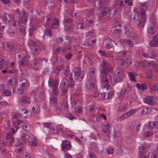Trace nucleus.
I'll list each match as a JSON object with an SVG mask.
<instances>
[{
	"label": "nucleus",
	"instance_id": "9b49d317",
	"mask_svg": "<svg viewBox=\"0 0 158 158\" xmlns=\"http://www.w3.org/2000/svg\"><path fill=\"white\" fill-rule=\"evenodd\" d=\"M19 101L22 103L29 104L31 102L30 98L27 95H24L19 98Z\"/></svg>",
	"mask_w": 158,
	"mask_h": 158
},
{
	"label": "nucleus",
	"instance_id": "338daca9",
	"mask_svg": "<svg viewBox=\"0 0 158 158\" xmlns=\"http://www.w3.org/2000/svg\"><path fill=\"white\" fill-rule=\"evenodd\" d=\"M148 57L149 58L155 59L156 58L155 55L152 52L148 53Z\"/></svg>",
	"mask_w": 158,
	"mask_h": 158
},
{
	"label": "nucleus",
	"instance_id": "7ed1b4c3",
	"mask_svg": "<svg viewBox=\"0 0 158 158\" xmlns=\"http://www.w3.org/2000/svg\"><path fill=\"white\" fill-rule=\"evenodd\" d=\"M73 74L71 73L69 77V80L70 84L69 83L68 80L67 79H64L61 81L60 84V87L65 88L66 85L68 87H73L74 86V81L73 80L72 77Z\"/></svg>",
	"mask_w": 158,
	"mask_h": 158
},
{
	"label": "nucleus",
	"instance_id": "ea45409f",
	"mask_svg": "<svg viewBox=\"0 0 158 158\" xmlns=\"http://www.w3.org/2000/svg\"><path fill=\"white\" fill-rule=\"evenodd\" d=\"M105 68L107 69V73H110L109 75H110V78L111 80L112 77L113 76V69L112 68H109V67H107L106 68Z\"/></svg>",
	"mask_w": 158,
	"mask_h": 158
},
{
	"label": "nucleus",
	"instance_id": "bb28decb",
	"mask_svg": "<svg viewBox=\"0 0 158 158\" xmlns=\"http://www.w3.org/2000/svg\"><path fill=\"white\" fill-rule=\"evenodd\" d=\"M15 13L19 15H22L23 16H24L25 17H28V14L24 10H22L21 11L19 9H17L15 10Z\"/></svg>",
	"mask_w": 158,
	"mask_h": 158
},
{
	"label": "nucleus",
	"instance_id": "c756f323",
	"mask_svg": "<svg viewBox=\"0 0 158 158\" xmlns=\"http://www.w3.org/2000/svg\"><path fill=\"white\" fill-rule=\"evenodd\" d=\"M94 20L92 19H86L85 22V25L86 27H91L93 25Z\"/></svg>",
	"mask_w": 158,
	"mask_h": 158
},
{
	"label": "nucleus",
	"instance_id": "8fccbe9b",
	"mask_svg": "<svg viewBox=\"0 0 158 158\" xmlns=\"http://www.w3.org/2000/svg\"><path fill=\"white\" fill-rule=\"evenodd\" d=\"M109 66V64L108 62L105 60H103L102 62V66L103 67L106 68L108 67Z\"/></svg>",
	"mask_w": 158,
	"mask_h": 158
},
{
	"label": "nucleus",
	"instance_id": "1a4fd4ad",
	"mask_svg": "<svg viewBox=\"0 0 158 158\" xmlns=\"http://www.w3.org/2000/svg\"><path fill=\"white\" fill-rule=\"evenodd\" d=\"M61 146L62 149L64 151H67L71 148V143L69 141L65 140L62 141Z\"/></svg>",
	"mask_w": 158,
	"mask_h": 158
},
{
	"label": "nucleus",
	"instance_id": "0eeeda50",
	"mask_svg": "<svg viewBox=\"0 0 158 158\" xmlns=\"http://www.w3.org/2000/svg\"><path fill=\"white\" fill-rule=\"evenodd\" d=\"M144 101L145 103L152 106H154L155 105L154 97L152 96H147L144 98Z\"/></svg>",
	"mask_w": 158,
	"mask_h": 158
},
{
	"label": "nucleus",
	"instance_id": "e2e57ef3",
	"mask_svg": "<svg viewBox=\"0 0 158 158\" xmlns=\"http://www.w3.org/2000/svg\"><path fill=\"white\" fill-rule=\"evenodd\" d=\"M24 90L22 88H19L17 89L16 93L18 94H22L24 92Z\"/></svg>",
	"mask_w": 158,
	"mask_h": 158
},
{
	"label": "nucleus",
	"instance_id": "58836bf2",
	"mask_svg": "<svg viewBox=\"0 0 158 158\" xmlns=\"http://www.w3.org/2000/svg\"><path fill=\"white\" fill-rule=\"evenodd\" d=\"M50 102L51 104H54L56 103L57 98L54 96H51L50 98Z\"/></svg>",
	"mask_w": 158,
	"mask_h": 158
},
{
	"label": "nucleus",
	"instance_id": "09e8293b",
	"mask_svg": "<svg viewBox=\"0 0 158 158\" xmlns=\"http://www.w3.org/2000/svg\"><path fill=\"white\" fill-rule=\"evenodd\" d=\"M106 57H110L111 59H113L114 57L113 53L112 52L108 51L106 53Z\"/></svg>",
	"mask_w": 158,
	"mask_h": 158
},
{
	"label": "nucleus",
	"instance_id": "412c9836",
	"mask_svg": "<svg viewBox=\"0 0 158 158\" xmlns=\"http://www.w3.org/2000/svg\"><path fill=\"white\" fill-rule=\"evenodd\" d=\"M48 85L49 86H52L56 87L58 85V82L56 80L55 81L52 78H50L48 81Z\"/></svg>",
	"mask_w": 158,
	"mask_h": 158
},
{
	"label": "nucleus",
	"instance_id": "5701e85b",
	"mask_svg": "<svg viewBox=\"0 0 158 158\" xmlns=\"http://www.w3.org/2000/svg\"><path fill=\"white\" fill-rule=\"evenodd\" d=\"M158 90V84H155L150 87L149 91L150 92L154 93Z\"/></svg>",
	"mask_w": 158,
	"mask_h": 158
},
{
	"label": "nucleus",
	"instance_id": "37998d69",
	"mask_svg": "<svg viewBox=\"0 0 158 158\" xmlns=\"http://www.w3.org/2000/svg\"><path fill=\"white\" fill-rule=\"evenodd\" d=\"M110 86H109V89H108V90H106V93H105V94H104L105 95L107 93L108 96L107 97V98L108 99H110L111 98L112 96L113 95V93H109V91H110Z\"/></svg>",
	"mask_w": 158,
	"mask_h": 158
},
{
	"label": "nucleus",
	"instance_id": "393cba45",
	"mask_svg": "<svg viewBox=\"0 0 158 158\" xmlns=\"http://www.w3.org/2000/svg\"><path fill=\"white\" fill-rule=\"evenodd\" d=\"M59 19L55 17L54 18V19L51 26V27L52 28H57L59 26Z\"/></svg>",
	"mask_w": 158,
	"mask_h": 158
},
{
	"label": "nucleus",
	"instance_id": "5fc2aeb1",
	"mask_svg": "<svg viewBox=\"0 0 158 158\" xmlns=\"http://www.w3.org/2000/svg\"><path fill=\"white\" fill-rule=\"evenodd\" d=\"M40 111V109L39 106H36L33 107L32 108V111L34 113H38Z\"/></svg>",
	"mask_w": 158,
	"mask_h": 158
},
{
	"label": "nucleus",
	"instance_id": "2eb2a0df",
	"mask_svg": "<svg viewBox=\"0 0 158 158\" xmlns=\"http://www.w3.org/2000/svg\"><path fill=\"white\" fill-rule=\"evenodd\" d=\"M134 10L135 12V14L133 16H131L130 19L131 22L132 23L138 19L140 15L139 13L137 11L136 8Z\"/></svg>",
	"mask_w": 158,
	"mask_h": 158
},
{
	"label": "nucleus",
	"instance_id": "39448f33",
	"mask_svg": "<svg viewBox=\"0 0 158 158\" xmlns=\"http://www.w3.org/2000/svg\"><path fill=\"white\" fill-rule=\"evenodd\" d=\"M74 73V78L76 80H78L80 81L84 78V72L83 71H81L80 68H77L75 69Z\"/></svg>",
	"mask_w": 158,
	"mask_h": 158
},
{
	"label": "nucleus",
	"instance_id": "72a5a7b5",
	"mask_svg": "<svg viewBox=\"0 0 158 158\" xmlns=\"http://www.w3.org/2000/svg\"><path fill=\"white\" fill-rule=\"evenodd\" d=\"M152 111V109L151 108H146L142 110L141 111V114H147Z\"/></svg>",
	"mask_w": 158,
	"mask_h": 158
},
{
	"label": "nucleus",
	"instance_id": "bf43d9fd",
	"mask_svg": "<svg viewBox=\"0 0 158 158\" xmlns=\"http://www.w3.org/2000/svg\"><path fill=\"white\" fill-rule=\"evenodd\" d=\"M52 18L51 17H49L46 20L45 23V25L47 26H48L51 22L52 21Z\"/></svg>",
	"mask_w": 158,
	"mask_h": 158
},
{
	"label": "nucleus",
	"instance_id": "423d86ee",
	"mask_svg": "<svg viewBox=\"0 0 158 158\" xmlns=\"http://www.w3.org/2000/svg\"><path fill=\"white\" fill-rule=\"evenodd\" d=\"M67 97L65 96L63 99L62 101L60 104L57 105L55 106V108L56 110H62V107L64 110H67L68 108V106L67 103Z\"/></svg>",
	"mask_w": 158,
	"mask_h": 158
},
{
	"label": "nucleus",
	"instance_id": "4468645a",
	"mask_svg": "<svg viewBox=\"0 0 158 158\" xmlns=\"http://www.w3.org/2000/svg\"><path fill=\"white\" fill-rule=\"evenodd\" d=\"M120 42L124 45L128 47H132L133 45V42L129 40H127L125 39H121L120 40Z\"/></svg>",
	"mask_w": 158,
	"mask_h": 158
},
{
	"label": "nucleus",
	"instance_id": "3c124183",
	"mask_svg": "<svg viewBox=\"0 0 158 158\" xmlns=\"http://www.w3.org/2000/svg\"><path fill=\"white\" fill-rule=\"evenodd\" d=\"M129 117V116L128 114V113H127V112L123 114L122 115L120 116L119 117V118L120 119L123 120L128 117Z\"/></svg>",
	"mask_w": 158,
	"mask_h": 158
},
{
	"label": "nucleus",
	"instance_id": "f8f14e48",
	"mask_svg": "<svg viewBox=\"0 0 158 158\" xmlns=\"http://www.w3.org/2000/svg\"><path fill=\"white\" fill-rule=\"evenodd\" d=\"M21 140L24 143H27L28 144L29 141L31 139V137L26 134H23L21 135Z\"/></svg>",
	"mask_w": 158,
	"mask_h": 158
},
{
	"label": "nucleus",
	"instance_id": "f3484780",
	"mask_svg": "<svg viewBox=\"0 0 158 158\" xmlns=\"http://www.w3.org/2000/svg\"><path fill=\"white\" fill-rule=\"evenodd\" d=\"M111 124H107L105 126L103 130V132L107 134V136L109 137V135L110 134Z\"/></svg>",
	"mask_w": 158,
	"mask_h": 158
},
{
	"label": "nucleus",
	"instance_id": "473e14b6",
	"mask_svg": "<svg viewBox=\"0 0 158 158\" xmlns=\"http://www.w3.org/2000/svg\"><path fill=\"white\" fill-rule=\"evenodd\" d=\"M10 116L12 119H18L20 117V114L18 113L14 112L11 114Z\"/></svg>",
	"mask_w": 158,
	"mask_h": 158
},
{
	"label": "nucleus",
	"instance_id": "c9c22d12",
	"mask_svg": "<svg viewBox=\"0 0 158 158\" xmlns=\"http://www.w3.org/2000/svg\"><path fill=\"white\" fill-rule=\"evenodd\" d=\"M39 98L40 99L42 100H44L46 98V94L43 91H42L39 93Z\"/></svg>",
	"mask_w": 158,
	"mask_h": 158
},
{
	"label": "nucleus",
	"instance_id": "c85d7f7f",
	"mask_svg": "<svg viewBox=\"0 0 158 158\" xmlns=\"http://www.w3.org/2000/svg\"><path fill=\"white\" fill-rule=\"evenodd\" d=\"M150 45L155 47H158V40H151L149 42Z\"/></svg>",
	"mask_w": 158,
	"mask_h": 158
},
{
	"label": "nucleus",
	"instance_id": "6e6d98bb",
	"mask_svg": "<svg viewBox=\"0 0 158 158\" xmlns=\"http://www.w3.org/2000/svg\"><path fill=\"white\" fill-rule=\"evenodd\" d=\"M127 109V106L126 105H124L122 107L119 108L118 109V112H122L126 110Z\"/></svg>",
	"mask_w": 158,
	"mask_h": 158
},
{
	"label": "nucleus",
	"instance_id": "a211bd4d",
	"mask_svg": "<svg viewBox=\"0 0 158 158\" xmlns=\"http://www.w3.org/2000/svg\"><path fill=\"white\" fill-rule=\"evenodd\" d=\"M4 19L9 22H13L14 20V17L12 15L6 13L4 14L3 16Z\"/></svg>",
	"mask_w": 158,
	"mask_h": 158
},
{
	"label": "nucleus",
	"instance_id": "c03bdc74",
	"mask_svg": "<svg viewBox=\"0 0 158 158\" xmlns=\"http://www.w3.org/2000/svg\"><path fill=\"white\" fill-rule=\"evenodd\" d=\"M74 111L76 113H82V107L81 106L75 107L74 108Z\"/></svg>",
	"mask_w": 158,
	"mask_h": 158
},
{
	"label": "nucleus",
	"instance_id": "f704fd0d",
	"mask_svg": "<svg viewBox=\"0 0 158 158\" xmlns=\"http://www.w3.org/2000/svg\"><path fill=\"white\" fill-rule=\"evenodd\" d=\"M1 87L2 89V92L3 94H5L7 96H9L11 95V92L10 90L3 89L4 87V85H2Z\"/></svg>",
	"mask_w": 158,
	"mask_h": 158
},
{
	"label": "nucleus",
	"instance_id": "6ab92c4d",
	"mask_svg": "<svg viewBox=\"0 0 158 158\" xmlns=\"http://www.w3.org/2000/svg\"><path fill=\"white\" fill-rule=\"evenodd\" d=\"M131 90V87H125L124 90H123L122 92H121V95L119 98L121 99H123V98L124 94H128L129 92Z\"/></svg>",
	"mask_w": 158,
	"mask_h": 158
},
{
	"label": "nucleus",
	"instance_id": "e433bc0d",
	"mask_svg": "<svg viewBox=\"0 0 158 158\" xmlns=\"http://www.w3.org/2000/svg\"><path fill=\"white\" fill-rule=\"evenodd\" d=\"M136 125V124L135 122L129 123L128 125V129L130 131H132L135 127Z\"/></svg>",
	"mask_w": 158,
	"mask_h": 158
},
{
	"label": "nucleus",
	"instance_id": "0e129e2a",
	"mask_svg": "<svg viewBox=\"0 0 158 158\" xmlns=\"http://www.w3.org/2000/svg\"><path fill=\"white\" fill-rule=\"evenodd\" d=\"M151 158H158V152H153L151 155Z\"/></svg>",
	"mask_w": 158,
	"mask_h": 158
},
{
	"label": "nucleus",
	"instance_id": "13d9d810",
	"mask_svg": "<svg viewBox=\"0 0 158 158\" xmlns=\"http://www.w3.org/2000/svg\"><path fill=\"white\" fill-rule=\"evenodd\" d=\"M52 89V94L55 95H57L59 93V90L56 87H55L54 88H53Z\"/></svg>",
	"mask_w": 158,
	"mask_h": 158
},
{
	"label": "nucleus",
	"instance_id": "a19ab883",
	"mask_svg": "<svg viewBox=\"0 0 158 158\" xmlns=\"http://www.w3.org/2000/svg\"><path fill=\"white\" fill-rule=\"evenodd\" d=\"M6 49L8 51H11L13 50V46L8 42L6 43Z\"/></svg>",
	"mask_w": 158,
	"mask_h": 158
},
{
	"label": "nucleus",
	"instance_id": "de8ad7c7",
	"mask_svg": "<svg viewBox=\"0 0 158 158\" xmlns=\"http://www.w3.org/2000/svg\"><path fill=\"white\" fill-rule=\"evenodd\" d=\"M51 131L53 134H57L59 132V130L57 127H54L51 128Z\"/></svg>",
	"mask_w": 158,
	"mask_h": 158
},
{
	"label": "nucleus",
	"instance_id": "aec40b11",
	"mask_svg": "<svg viewBox=\"0 0 158 158\" xmlns=\"http://www.w3.org/2000/svg\"><path fill=\"white\" fill-rule=\"evenodd\" d=\"M108 40L109 42L106 43L105 47L106 49H109L114 47L112 42L115 43V42L110 38H108Z\"/></svg>",
	"mask_w": 158,
	"mask_h": 158
},
{
	"label": "nucleus",
	"instance_id": "774afa93",
	"mask_svg": "<svg viewBox=\"0 0 158 158\" xmlns=\"http://www.w3.org/2000/svg\"><path fill=\"white\" fill-rule=\"evenodd\" d=\"M6 23L4 21H2L0 22V27L2 30L5 28V26L6 25Z\"/></svg>",
	"mask_w": 158,
	"mask_h": 158
},
{
	"label": "nucleus",
	"instance_id": "69168bd1",
	"mask_svg": "<svg viewBox=\"0 0 158 158\" xmlns=\"http://www.w3.org/2000/svg\"><path fill=\"white\" fill-rule=\"evenodd\" d=\"M132 30V29H131L130 32L129 31L127 32V34L129 35L130 37L131 38L134 37V32Z\"/></svg>",
	"mask_w": 158,
	"mask_h": 158
},
{
	"label": "nucleus",
	"instance_id": "b1692460",
	"mask_svg": "<svg viewBox=\"0 0 158 158\" xmlns=\"http://www.w3.org/2000/svg\"><path fill=\"white\" fill-rule=\"evenodd\" d=\"M141 6V12H144L147 10L148 9V2H146L144 3H140Z\"/></svg>",
	"mask_w": 158,
	"mask_h": 158
},
{
	"label": "nucleus",
	"instance_id": "864d4df0",
	"mask_svg": "<svg viewBox=\"0 0 158 158\" xmlns=\"http://www.w3.org/2000/svg\"><path fill=\"white\" fill-rule=\"evenodd\" d=\"M90 111L92 113L94 112L97 108L94 105H90L89 107Z\"/></svg>",
	"mask_w": 158,
	"mask_h": 158
},
{
	"label": "nucleus",
	"instance_id": "680f3d73",
	"mask_svg": "<svg viewBox=\"0 0 158 158\" xmlns=\"http://www.w3.org/2000/svg\"><path fill=\"white\" fill-rule=\"evenodd\" d=\"M65 116L69 118V119H72L74 118L73 116L71 113H67L65 114Z\"/></svg>",
	"mask_w": 158,
	"mask_h": 158
},
{
	"label": "nucleus",
	"instance_id": "a878e982",
	"mask_svg": "<svg viewBox=\"0 0 158 158\" xmlns=\"http://www.w3.org/2000/svg\"><path fill=\"white\" fill-rule=\"evenodd\" d=\"M136 85L137 87L141 90H144L147 89V85L144 83H142L141 85L139 84H136Z\"/></svg>",
	"mask_w": 158,
	"mask_h": 158
},
{
	"label": "nucleus",
	"instance_id": "6e6552de",
	"mask_svg": "<svg viewBox=\"0 0 158 158\" xmlns=\"http://www.w3.org/2000/svg\"><path fill=\"white\" fill-rule=\"evenodd\" d=\"M148 33L153 34L156 31V28L155 23L153 22L150 23L148 26Z\"/></svg>",
	"mask_w": 158,
	"mask_h": 158
},
{
	"label": "nucleus",
	"instance_id": "f03ea898",
	"mask_svg": "<svg viewBox=\"0 0 158 158\" xmlns=\"http://www.w3.org/2000/svg\"><path fill=\"white\" fill-rule=\"evenodd\" d=\"M98 7V12L97 13V15L99 17L106 15L110 11V8L108 7L107 4L104 1H99Z\"/></svg>",
	"mask_w": 158,
	"mask_h": 158
},
{
	"label": "nucleus",
	"instance_id": "a18cd8bd",
	"mask_svg": "<svg viewBox=\"0 0 158 158\" xmlns=\"http://www.w3.org/2000/svg\"><path fill=\"white\" fill-rule=\"evenodd\" d=\"M22 128L24 130L26 131H28L30 127L29 125L27 124H26L24 123H23L22 125Z\"/></svg>",
	"mask_w": 158,
	"mask_h": 158
},
{
	"label": "nucleus",
	"instance_id": "20e7f679",
	"mask_svg": "<svg viewBox=\"0 0 158 158\" xmlns=\"http://www.w3.org/2000/svg\"><path fill=\"white\" fill-rule=\"evenodd\" d=\"M146 20V16L144 12H141V18L138 21L137 26L140 30H142L144 27Z\"/></svg>",
	"mask_w": 158,
	"mask_h": 158
},
{
	"label": "nucleus",
	"instance_id": "49530a36",
	"mask_svg": "<svg viewBox=\"0 0 158 158\" xmlns=\"http://www.w3.org/2000/svg\"><path fill=\"white\" fill-rule=\"evenodd\" d=\"M73 22L72 19L70 18L66 17L64 18V22L68 23H71Z\"/></svg>",
	"mask_w": 158,
	"mask_h": 158
},
{
	"label": "nucleus",
	"instance_id": "2f4dec72",
	"mask_svg": "<svg viewBox=\"0 0 158 158\" xmlns=\"http://www.w3.org/2000/svg\"><path fill=\"white\" fill-rule=\"evenodd\" d=\"M127 74L129 75L131 80L135 82L136 81L135 77V76L136 75L135 73L128 72Z\"/></svg>",
	"mask_w": 158,
	"mask_h": 158
},
{
	"label": "nucleus",
	"instance_id": "79ce46f5",
	"mask_svg": "<svg viewBox=\"0 0 158 158\" xmlns=\"http://www.w3.org/2000/svg\"><path fill=\"white\" fill-rule=\"evenodd\" d=\"M153 135V132L151 131H146L143 134V136L145 137H149Z\"/></svg>",
	"mask_w": 158,
	"mask_h": 158
},
{
	"label": "nucleus",
	"instance_id": "7c9ffc66",
	"mask_svg": "<svg viewBox=\"0 0 158 158\" xmlns=\"http://www.w3.org/2000/svg\"><path fill=\"white\" fill-rule=\"evenodd\" d=\"M116 72H117V76L118 77L120 78H123L124 77L125 73L123 70L117 69L116 70Z\"/></svg>",
	"mask_w": 158,
	"mask_h": 158
},
{
	"label": "nucleus",
	"instance_id": "603ef678",
	"mask_svg": "<svg viewBox=\"0 0 158 158\" xmlns=\"http://www.w3.org/2000/svg\"><path fill=\"white\" fill-rule=\"evenodd\" d=\"M45 34L47 35H48L51 37L52 35V32L51 30L49 29H46L44 32Z\"/></svg>",
	"mask_w": 158,
	"mask_h": 158
},
{
	"label": "nucleus",
	"instance_id": "dca6fc26",
	"mask_svg": "<svg viewBox=\"0 0 158 158\" xmlns=\"http://www.w3.org/2000/svg\"><path fill=\"white\" fill-rule=\"evenodd\" d=\"M97 82L95 80H94L93 82H89L86 84L87 87L89 89L91 90H93L96 88V86L95 84H96Z\"/></svg>",
	"mask_w": 158,
	"mask_h": 158
},
{
	"label": "nucleus",
	"instance_id": "ddd939ff",
	"mask_svg": "<svg viewBox=\"0 0 158 158\" xmlns=\"http://www.w3.org/2000/svg\"><path fill=\"white\" fill-rule=\"evenodd\" d=\"M149 149V146L148 145L143 144L139 147V152L141 153H145Z\"/></svg>",
	"mask_w": 158,
	"mask_h": 158
},
{
	"label": "nucleus",
	"instance_id": "4be33fe9",
	"mask_svg": "<svg viewBox=\"0 0 158 158\" xmlns=\"http://www.w3.org/2000/svg\"><path fill=\"white\" fill-rule=\"evenodd\" d=\"M89 76L91 78L93 79L94 80H95L96 75L95 68H92L90 69L89 71Z\"/></svg>",
	"mask_w": 158,
	"mask_h": 158
},
{
	"label": "nucleus",
	"instance_id": "4c0bfd02",
	"mask_svg": "<svg viewBox=\"0 0 158 158\" xmlns=\"http://www.w3.org/2000/svg\"><path fill=\"white\" fill-rule=\"evenodd\" d=\"M155 123L154 121L149 122L147 125V127L149 129H152L155 128Z\"/></svg>",
	"mask_w": 158,
	"mask_h": 158
},
{
	"label": "nucleus",
	"instance_id": "052dcab7",
	"mask_svg": "<svg viewBox=\"0 0 158 158\" xmlns=\"http://www.w3.org/2000/svg\"><path fill=\"white\" fill-rule=\"evenodd\" d=\"M69 72V66L67 65L66 66V69L64 72V74L66 77H67L68 76Z\"/></svg>",
	"mask_w": 158,
	"mask_h": 158
},
{
	"label": "nucleus",
	"instance_id": "4d7b16f0",
	"mask_svg": "<svg viewBox=\"0 0 158 158\" xmlns=\"http://www.w3.org/2000/svg\"><path fill=\"white\" fill-rule=\"evenodd\" d=\"M23 16V17L20 16V18L21 19V20L23 24H25L27 21V18L28 17H25L24 16Z\"/></svg>",
	"mask_w": 158,
	"mask_h": 158
},
{
	"label": "nucleus",
	"instance_id": "9d476101",
	"mask_svg": "<svg viewBox=\"0 0 158 158\" xmlns=\"http://www.w3.org/2000/svg\"><path fill=\"white\" fill-rule=\"evenodd\" d=\"M29 59V56L28 55L24 56L22 59L18 61V64L19 65H25L27 64L28 61Z\"/></svg>",
	"mask_w": 158,
	"mask_h": 158
},
{
	"label": "nucleus",
	"instance_id": "cd10ccee",
	"mask_svg": "<svg viewBox=\"0 0 158 158\" xmlns=\"http://www.w3.org/2000/svg\"><path fill=\"white\" fill-rule=\"evenodd\" d=\"M38 141L37 139L35 138H33V139L31 138V140L29 141L28 144L32 146H36L37 145Z\"/></svg>",
	"mask_w": 158,
	"mask_h": 158
},
{
	"label": "nucleus",
	"instance_id": "f257e3e1",
	"mask_svg": "<svg viewBox=\"0 0 158 158\" xmlns=\"http://www.w3.org/2000/svg\"><path fill=\"white\" fill-rule=\"evenodd\" d=\"M107 72V69L105 68L102 69L100 71L101 83L102 88L100 91L101 94H104L106 93V90L109 89L108 80L106 75Z\"/></svg>",
	"mask_w": 158,
	"mask_h": 158
}]
</instances>
